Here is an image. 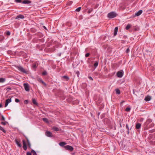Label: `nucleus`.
Returning <instances> with one entry per match:
<instances>
[{
  "mask_svg": "<svg viewBox=\"0 0 155 155\" xmlns=\"http://www.w3.org/2000/svg\"><path fill=\"white\" fill-rule=\"evenodd\" d=\"M88 78L91 80V81H93V79L91 77V76H89V77H88Z\"/></svg>",
  "mask_w": 155,
  "mask_h": 155,
  "instance_id": "44",
  "label": "nucleus"
},
{
  "mask_svg": "<svg viewBox=\"0 0 155 155\" xmlns=\"http://www.w3.org/2000/svg\"><path fill=\"white\" fill-rule=\"evenodd\" d=\"M90 55V54L89 53H87L85 55V56L86 57H88Z\"/></svg>",
  "mask_w": 155,
  "mask_h": 155,
  "instance_id": "41",
  "label": "nucleus"
},
{
  "mask_svg": "<svg viewBox=\"0 0 155 155\" xmlns=\"http://www.w3.org/2000/svg\"><path fill=\"white\" fill-rule=\"evenodd\" d=\"M28 102V101L27 100H25L24 101V103L25 104H27Z\"/></svg>",
  "mask_w": 155,
  "mask_h": 155,
  "instance_id": "42",
  "label": "nucleus"
},
{
  "mask_svg": "<svg viewBox=\"0 0 155 155\" xmlns=\"http://www.w3.org/2000/svg\"><path fill=\"white\" fill-rule=\"evenodd\" d=\"M130 110V107H127L125 109V111L127 112L129 111Z\"/></svg>",
  "mask_w": 155,
  "mask_h": 155,
  "instance_id": "33",
  "label": "nucleus"
},
{
  "mask_svg": "<svg viewBox=\"0 0 155 155\" xmlns=\"http://www.w3.org/2000/svg\"><path fill=\"white\" fill-rule=\"evenodd\" d=\"M0 130L3 131L4 133H5L6 131L0 125Z\"/></svg>",
  "mask_w": 155,
  "mask_h": 155,
  "instance_id": "21",
  "label": "nucleus"
},
{
  "mask_svg": "<svg viewBox=\"0 0 155 155\" xmlns=\"http://www.w3.org/2000/svg\"><path fill=\"white\" fill-rule=\"evenodd\" d=\"M76 74H77V76L78 77H79V74H80V73H79V71H76Z\"/></svg>",
  "mask_w": 155,
  "mask_h": 155,
  "instance_id": "35",
  "label": "nucleus"
},
{
  "mask_svg": "<svg viewBox=\"0 0 155 155\" xmlns=\"http://www.w3.org/2000/svg\"><path fill=\"white\" fill-rule=\"evenodd\" d=\"M151 99V98L150 96H148L146 97L145 98L144 100L147 101H150Z\"/></svg>",
  "mask_w": 155,
  "mask_h": 155,
  "instance_id": "17",
  "label": "nucleus"
},
{
  "mask_svg": "<svg viewBox=\"0 0 155 155\" xmlns=\"http://www.w3.org/2000/svg\"><path fill=\"white\" fill-rule=\"evenodd\" d=\"M15 101L16 102L18 103L20 101L18 99H15Z\"/></svg>",
  "mask_w": 155,
  "mask_h": 155,
  "instance_id": "40",
  "label": "nucleus"
},
{
  "mask_svg": "<svg viewBox=\"0 0 155 155\" xmlns=\"http://www.w3.org/2000/svg\"><path fill=\"white\" fill-rule=\"evenodd\" d=\"M65 149L68 150H69L71 151H72L74 150L73 147L70 145H67L64 147Z\"/></svg>",
  "mask_w": 155,
  "mask_h": 155,
  "instance_id": "4",
  "label": "nucleus"
},
{
  "mask_svg": "<svg viewBox=\"0 0 155 155\" xmlns=\"http://www.w3.org/2000/svg\"><path fill=\"white\" fill-rule=\"evenodd\" d=\"M116 93L117 94H120V91L119 90L117 89L115 90Z\"/></svg>",
  "mask_w": 155,
  "mask_h": 155,
  "instance_id": "26",
  "label": "nucleus"
},
{
  "mask_svg": "<svg viewBox=\"0 0 155 155\" xmlns=\"http://www.w3.org/2000/svg\"><path fill=\"white\" fill-rule=\"evenodd\" d=\"M1 117H2V118L1 119V120H2L5 121V118L2 115H1Z\"/></svg>",
  "mask_w": 155,
  "mask_h": 155,
  "instance_id": "34",
  "label": "nucleus"
},
{
  "mask_svg": "<svg viewBox=\"0 0 155 155\" xmlns=\"http://www.w3.org/2000/svg\"><path fill=\"white\" fill-rule=\"evenodd\" d=\"M143 120V119L142 120Z\"/></svg>",
  "mask_w": 155,
  "mask_h": 155,
  "instance_id": "53",
  "label": "nucleus"
},
{
  "mask_svg": "<svg viewBox=\"0 0 155 155\" xmlns=\"http://www.w3.org/2000/svg\"><path fill=\"white\" fill-rule=\"evenodd\" d=\"M33 29H31V31H33Z\"/></svg>",
  "mask_w": 155,
  "mask_h": 155,
  "instance_id": "50",
  "label": "nucleus"
},
{
  "mask_svg": "<svg viewBox=\"0 0 155 155\" xmlns=\"http://www.w3.org/2000/svg\"><path fill=\"white\" fill-rule=\"evenodd\" d=\"M126 128L127 129V134H129V129L128 125L127 124H126Z\"/></svg>",
  "mask_w": 155,
  "mask_h": 155,
  "instance_id": "25",
  "label": "nucleus"
},
{
  "mask_svg": "<svg viewBox=\"0 0 155 155\" xmlns=\"http://www.w3.org/2000/svg\"><path fill=\"white\" fill-rule=\"evenodd\" d=\"M131 128H132V127H131L130 129V130H131Z\"/></svg>",
  "mask_w": 155,
  "mask_h": 155,
  "instance_id": "51",
  "label": "nucleus"
},
{
  "mask_svg": "<svg viewBox=\"0 0 155 155\" xmlns=\"http://www.w3.org/2000/svg\"><path fill=\"white\" fill-rule=\"evenodd\" d=\"M143 120V119L142 120Z\"/></svg>",
  "mask_w": 155,
  "mask_h": 155,
  "instance_id": "52",
  "label": "nucleus"
},
{
  "mask_svg": "<svg viewBox=\"0 0 155 155\" xmlns=\"http://www.w3.org/2000/svg\"><path fill=\"white\" fill-rule=\"evenodd\" d=\"M81 7H79L78 8H77L76 9L75 11L77 12H79L80 11V10L81 9Z\"/></svg>",
  "mask_w": 155,
  "mask_h": 155,
  "instance_id": "32",
  "label": "nucleus"
},
{
  "mask_svg": "<svg viewBox=\"0 0 155 155\" xmlns=\"http://www.w3.org/2000/svg\"><path fill=\"white\" fill-rule=\"evenodd\" d=\"M16 68L20 71L26 74H28V71H26L23 67L21 66H16Z\"/></svg>",
  "mask_w": 155,
  "mask_h": 155,
  "instance_id": "1",
  "label": "nucleus"
},
{
  "mask_svg": "<svg viewBox=\"0 0 155 155\" xmlns=\"http://www.w3.org/2000/svg\"><path fill=\"white\" fill-rule=\"evenodd\" d=\"M98 61H95V62L94 64V66L95 67V68H96L98 66Z\"/></svg>",
  "mask_w": 155,
  "mask_h": 155,
  "instance_id": "18",
  "label": "nucleus"
},
{
  "mask_svg": "<svg viewBox=\"0 0 155 155\" xmlns=\"http://www.w3.org/2000/svg\"><path fill=\"white\" fill-rule=\"evenodd\" d=\"M15 142L18 146L21 147V145L20 143V141H18L17 139H16L15 140Z\"/></svg>",
  "mask_w": 155,
  "mask_h": 155,
  "instance_id": "8",
  "label": "nucleus"
},
{
  "mask_svg": "<svg viewBox=\"0 0 155 155\" xmlns=\"http://www.w3.org/2000/svg\"><path fill=\"white\" fill-rule=\"evenodd\" d=\"M23 149L24 150H27V145L25 142L24 140H23Z\"/></svg>",
  "mask_w": 155,
  "mask_h": 155,
  "instance_id": "9",
  "label": "nucleus"
},
{
  "mask_svg": "<svg viewBox=\"0 0 155 155\" xmlns=\"http://www.w3.org/2000/svg\"><path fill=\"white\" fill-rule=\"evenodd\" d=\"M66 144L65 142H62L59 143V145L61 146H64V145Z\"/></svg>",
  "mask_w": 155,
  "mask_h": 155,
  "instance_id": "19",
  "label": "nucleus"
},
{
  "mask_svg": "<svg viewBox=\"0 0 155 155\" xmlns=\"http://www.w3.org/2000/svg\"><path fill=\"white\" fill-rule=\"evenodd\" d=\"M8 122L7 121L2 122L1 123V124L3 125H5L7 124H8Z\"/></svg>",
  "mask_w": 155,
  "mask_h": 155,
  "instance_id": "31",
  "label": "nucleus"
},
{
  "mask_svg": "<svg viewBox=\"0 0 155 155\" xmlns=\"http://www.w3.org/2000/svg\"><path fill=\"white\" fill-rule=\"evenodd\" d=\"M24 18V16L22 15H17L15 18V19H23Z\"/></svg>",
  "mask_w": 155,
  "mask_h": 155,
  "instance_id": "10",
  "label": "nucleus"
},
{
  "mask_svg": "<svg viewBox=\"0 0 155 155\" xmlns=\"http://www.w3.org/2000/svg\"><path fill=\"white\" fill-rule=\"evenodd\" d=\"M11 89H12L11 87H8L6 88V90L8 91H9L10 90H11Z\"/></svg>",
  "mask_w": 155,
  "mask_h": 155,
  "instance_id": "38",
  "label": "nucleus"
},
{
  "mask_svg": "<svg viewBox=\"0 0 155 155\" xmlns=\"http://www.w3.org/2000/svg\"><path fill=\"white\" fill-rule=\"evenodd\" d=\"M88 13H90V11H88Z\"/></svg>",
  "mask_w": 155,
  "mask_h": 155,
  "instance_id": "49",
  "label": "nucleus"
},
{
  "mask_svg": "<svg viewBox=\"0 0 155 155\" xmlns=\"http://www.w3.org/2000/svg\"><path fill=\"white\" fill-rule=\"evenodd\" d=\"M27 142H28V146L29 148H31V145L30 143L29 140L27 138Z\"/></svg>",
  "mask_w": 155,
  "mask_h": 155,
  "instance_id": "22",
  "label": "nucleus"
},
{
  "mask_svg": "<svg viewBox=\"0 0 155 155\" xmlns=\"http://www.w3.org/2000/svg\"><path fill=\"white\" fill-rule=\"evenodd\" d=\"M31 153H32L33 155H36L37 153L36 152L33 150H32Z\"/></svg>",
  "mask_w": 155,
  "mask_h": 155,
  "instance_id": "24",
  "label": "nucleus"
},
{
  "mask_svg": "<svg viewBox=\"0 0 155 155\" xmlns=\"http://www.w3.org/2000/svg\"><path fill=\"white\" fill-rule=\"evenodd\" d=\"M15 2L17 3H21V0H15Z\"/></svg>",
  "mask_w": 155,
  "mask_h": 155,
  "instance_id": "36",
  "label": "nucleus"
},
{
  "mask_svg": "<svg viewBox=\"0 0 155 155\" xmlns=\"http://www.w3.org/2000/svg\"><path fill=\"white\" fill-rule=\"evenodd\" d=\"M125 102L124 101H122L120 102V105H122V104Z\"/></svg>",
  "mask_w": 155,
  "mask_h": 155,
  "instance_id": "46",
  "label": "nucleus"
},
{
  "mask_svg": "<svg viewBox=\"0 0 155 155\" xmlns=\"http://www.w3.org/2000/svg\"><path fill=\"white\" fill-rule=\"evenodd\" d=\"M63 78L66 79V81H68L69 80V78L66 76H64L63 77Z\"/></svg>",
  "mask_w": 155,
  "mask_h": 155,
  "instance_id": "27",
  "label": "nucleus"
},
{
  "mask_svg": "<svg viewBox=\"0 0 155 155\" xmlns=\"http://www.w3.org/2000/svg\"><path fill=\"white\" fill-rule=\"evenodd\" d=\"M53 130L55 131H58L59 130V129L58 127H53Z\"/></svg>",
  "mask_w": 155,
  "mask_h": 155,
  "instance_id": "30",
  "label": "nucleus"
},
{
  "mask_svg": "<svg viewBox=\"0 0 155 155\" xmlns=\"http://www.w3.org/2000/svg\"><path fill=\"white\" fill-rule=\"evenodd\" d=\"M141 127V124L139 123H137L135 126V128L136 129H140Z\"/></svg>",
  "mask_w": 155,
  "mask_h": 155,
  "instance_id": "11",
  "label": "nucleus"
},
{
  "mask_svg": "<svg viewBox=\"0 0 155 155\" xmlns=\"http://www.w3.org/2000/svg\"><path fill=\"white\" fill-rule=\"evenodd\" d=\"M5 81V79L3 78H0V83H3Z\"/></svg>",
  "mask_w": 155,
  "mask_h": 155,
  "instance_id": "29",
  "label": "nucleus"
},
{
  "mask_svg": "<svg viewBox=\"0 0 155 155\" xmlns=\"http://www.w3.org/2000/svg\"><path fill=\"white\" fill-rule=\"evenodd\" d=\"M32 103L34 104H35V105H38V104L37 102L35 99H32Z\"/></svg>",
  "mask_w": 155,
  "mask_h": 155,
  "instance_id": "20",
  "label": "nucleus"
},
{
  "mask_svg": "<svg viewBox=\"0 0 155 155\" xmlns=\"http://www.w3.org/2000/svg\"><path fill=\"white\" fill-rule=\"evenodd\" d=\"M45 135L48 137H52V134L51 132L49 131H47L45 132Z\"/></svg>",
  "mask_w": 155,
  "mask_h": 155,
  "instance_id": "7",
  "label": "nucleus"
},
{
  "mask_svg": "<svg viewBox=\"0 0 155 155\" xmlns=\"http://www.w3.org/2000/svg\"><path fill=\"white\" fill-rule=\"evenodd\" d=\"M118 28L117 27H116L115 28L114 33V36H115L117 34L118 31Z\"/></svg>",
  "mask_w": 155,
  "mask_h": 155,
  "instance_id": "16",
  "label": "nucleus"
},
{
  "mask_svg": "<svg viewBox=\"0 0 155 155\" xmlns=\"http://www.w3.org/2000/svg\"><path fill=\"white\" fill-rule=\"evenodd\" d=\"M130 51V49L129 48H128L126 50V52L127 53H128Z\"/></svg>",
  "mask_w": 155,
  "mask_h": 155,
  "instance_id": "45",
  "label": "nucleus"
},
{
  "mask_svg": "<svg viewBox=\"0 0 155 155\" xmlns=\"http://www.w3.org/2000/svg\"><path fill=\"white\" fill-rule=\"evenodd\" d=\"M131 26V25L130 24H128L126 27L125 29L127 30H128L130 28Z\"/></svg>",
  "mask_w": 155,
  "mask_h": 155,
  "instance_id": "23",
  "label": "nucleus"
},
{
  "mask_svg": "<svg viewBox=\"0 0 155 155\" xmlns=\"http://www.w3.org/2000/svg\"><path fill=\"white\" fill-rule=\"evenodd\" d=\"M26 155H31V153L28 152L26 153Z\"/></svg>",
  "mask_w": 155,
  "mask_h": 155,
  "instance_id": "43",
  "label": "nucleus"
},
{
  "mask_svg": "<svg viewBox=\"0 0 155 155\" xmlns=\"http://www.w3.org/2000/svg\"><path fill=\"white\" fill-rule=\"evenodd\" d=\"M43 27L45 29H46V27L45 26H44Z\"/></svg>",
  "mask_w": 155,
  "mask_h": 155,
  "instance_id": "48",
  "label": "nucleus"
},
{
  "mask_svg": "<svg viewBox=\"0 0 155 155\" xmlns=\"http://www.w3.org/2000/svg\"><path fill=\"white\" fill-rule=\"evenodd\" d=\"M142 10H140L135 14V15L136 16H139L142 13Z\"/></svg>",
  "mask_w": 155,
  "mask_h": 155,
  "instance_id": "12",
  "label": "nucleus"
},
{
  "mask_svg": "<svg viewBox=\"0 0 155 155\" xmlns=\"http://www.w3.org/2000/svg\"><path fill=\"white\" fill-rule=\"evenodd\" d=\"M38 81H39L41 82L45 86H46V84L44 82V81L42 80V79L41 78H38Z\"/></svg>",
  "mask_w": 155,
  "mask_h": 155,
  "instance_id": "14",
  "label": "nucleus"
},
{
  "mask_svg": "<svg viewBox=\"0 0 155 155\" xmlns=\"http://www.w3.org/2000/svg\"><path fill=\"white\" fill-rule=\"evenodd\" d=\"M12 101L11 98L8 99L6 100L5 104V107H6L8 105V104Z\"/></svg>",
  "mask_w": 155,
  "mask_h": 155,
  "instance_id": "6",
  "label": "nucleus"
},
{
  "mask_svg": "<svg viewBox=\"0 0 155 155\" xmlns=\"http://www.w3.org/2000/svg\"><path fill=\"white\" fill-rule=\"evenodd\" d=\"M2 104H0V108H1V107H2Z\"/></svg>",
  "mask_w": 155,
  "mask_h": 155,
  "instance_id": "47",
  "label": "nucleus"
},
{
  "mask_svg": "<svg viewBox=\"0 0 155 155\" xmlns=\"http://www.w3.org/2000/svg\"><path fill=\"white\" fill-rule=\"evenodd\" d=\"M152 121V120L151 119H148L146 121V124L147 125H148L150 123H151Z\"/></svg>",
  "mask_w": 155,
  "mask_h": 155,
  "instance_id": "15",
  "label": "nucleus"
},
{
  "mask_svg": "<svg viewBox=\"0 0 155 155\" xmlns=\"http://www.w3.org/2000/svg\"><path fill=\"white\" fill-rule=\"evenodd\" d=\"M42 120H43V121H44V122H45L48 123V120L47 118H42Z\"/></svg>",
  "mask_w": 155,
  "mask_h": 155,
  "instance_id": "28",
  "label": "nucleus"
},
{
  "mask_svg": "<svg viewBox=\"0 0 155 155\" xmlns=\"http://www.w3.org/2000/svg\"><path fill=\"white\" fill-rule=\"evenodd\" d=\"M47 74V72L45 71L43 72L42 73V74L43 75H46Z\"/></svg>",
  "mask_w": 155,
  "mask_h": 155,
  "instance_id": "39",
  "label": "nucleus"
},
{
  "mask_svg": "<svg viewBox=\"0 0 155 155\" xmlns=\"http://www.w3.org/2000/svg\"><path fill=\"white\" fill-rule=\"evenodd\" d=\"M31 3V2L28 0H25L22 2V3L24 4H28Z\"/></svg>",
  "mask_w": 155,
  "mask_h": 155,
  "instance_id": "13",
  "label": "nucleus"
},
{
  "mask_svg": "<svg viewBox=\"0 0 155 155\" xmlns=\"http://www.w3.org/2000/svg\"><path fill=\"white\" fill-rule=\"evenodd\" d=\"M117 74L118 77L120 78H122L124 75V71L122 70H120L117 72Z\"/></svg>",
  "mask_w": 155,
  "mask_h": 155,
  "instance_id": "3",
  "label": "nucleus"
},
{
  "mask_svg": "<svg viewBox=\"0 0 155 155\" xmlns=\"http://www.w3.org/2000/svg\"><path fill=\"white\" fill-rule=\"evenodd\" d=\"M117 16V14L115 12H112L109 13L107 15V17L110 18H112Z\"/></svg>",
  "mask_w": 155,
  "mask_h": 155,
  "instance_id": "2",
  "label": "nucleus"
},
{
  "mask_svg": "<svg viewBox=\"0 0 155 155\" xmlns=\"http://www.w3.org/2000/svg\"><path fill=\"white\" fill-rule=\"evenodd\" d=\"M10 32L9 31H7L6 32V34L8 35H10Z\"/></svg>",
  "mask_w": 155,
  "mask_h": 155,
  "instance_id": "37",
  "label": "nucleus"
},
{
  "mask_svg": "<svg viewBox=\"0 0 155 155\" xmlns=\"http://www.w3.org/2000/svg\"><path fill=\"white\" fill-rule=\"evenodd\" d=\"M24 87L25 90L26 91H29V86L28 84L26 83L24 84Z\"/></svg>",
  "mask_w": 155,
  "mask_h": 155,
  "instance_id": "5",
  "label": "nucleus"
}]
</instances>
